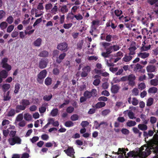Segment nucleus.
Returning a JSON list of instances; mask_svg holds the SVG:
<instances>
[{
  "mask_svg": "<svg viewBox=\"0 0 158 158\" xmlns=\"http://www.w3.org/2000/svg\"><path fill=\"white\" fill-rule=\"evenodd\" d=\"M145 147V149L141 148L142 149L139 151V155L142 157H146L152 152L154 154H155L154 157L158 158V145L155 142L151 141L148 142L147 146Z\"/></svg>",
  "mask_w": 158,
  "mask_h": 158,
  "instance_id": "f257e3e1",
  "label": "nucleus"
},
{
  "mask_svg": "<svg viewBox=\"0 0 158 158\" xmlns=\"http://www.w3.org/2000/svg\"><path fill=\"white\" fill-rule=\"evenodd\" d=\"M19 103L20 104L17 105L16 107L15 111L17 113L21 110H24L31 104L29 100L25 99H22Z\"/></svg>",
  "mask_w": 158,
  "mask_h": 158,
  "instance_id": "f03ea898",
  "label": "nucleus"
},
{
  "mask_svg": "<svg viewBox=\"0 0 158 158\" xmlns=\"http://www.w3.org/2000/svg\"><path fill=\"white\" fill-rule=\"evenodd\" d=\"M100 25V21L97 19L94 20L91 23V30L89 31V33L94 36H97V34L99 33L97 29V27Z\"/></svg>",
  "mask_w": 158,
  "mask_h": 158,
  "instance_id": "7ed1b4c3",
  "label": "nucleus"
},
{
  "mask_svg": "<svg viewBox=\"0 0 158 158\" xmlns=\"http://www.w3.org/2000/svg\"><path fill=\"white\" fill-rule=\"evenodd\" d=\"M47 71L46 69L41 71L37 75V81L40 84L43 83L44 78L47 74Z\"/></svg>",
  "mask_w": 158,
  "mask_h": 158,
  "instance_id": "20e7f679",
  "label": "nucleus"
},
{
  "mask_svg": "<svg viewBox=\"0 0 158 158\" xmlns=\"http://www.w3.org/2000/svg\"><path fill=\"white\" fill-rule=\"evenodd\" d=\"M22 139L19 137L16 136L12 138H9L8 139V141L11 145H14L15 144H21Z\"/></svg>",
  "mask_w": 158,
  "mask_h": 158,
  "instance_id": "39448f33",
  "label": "nucleus"
},
{
  "mask_svg": "<svg viewBox=\"0 0 158 158\" xmlns=\"http://www.w3.org/2000/svg\"><path fill=\"white\" fill-rule=\"evenodd\" d=\"M97 90L95 89H92L91 91L88 90L85 91L84 93V96L87 99L90 98L92 96L96 97L97 95Z\"/></svg>",
  "mask_w": 158,
  "mask_h": 158,
  "instance_id": "423d86ee",
  "label": "nucleus"
},
{
  "mask_svg": "<svg viewBox=\"0 0 158 158\" xmlns=\"http://www.w3.org/2000/svg\"><path fill=\"white\" fill-rule=\"evenodd\" d=\"M49 62L47 58H42L39 62V67L40 69H43L46 68Z\"/></svg>",
  "mask_w": 158,
  "mask_h": 158,
  "instance_id": "0eeeda50",
  "label": "nucleus"
},
{
  "mask_svg": "<svg viewBox=\"0 0 158 158\" xmlns=\"http://www.w3.org/2000/svg\"><path fill=\"white\" fill-rule=\"evenodd\" d=\"M91 68L90 66H86L84 67L82 69V72L81 74V76L82 77H87L88 73L91 71Z\"/></svg>",
  "mask_w": 158,
  "mask_h": 158,
  "instance_id": "6e6552de",
  "label": "nucleus"
},
{
  "mask_svg": "<svg viewBox=\"0 0 158 158\" xmlns=\"http://www.w3.org/2000/svg\"><path fill=\"white\" fill-rule=\"evenodd\" d=\"M64 152L68 156L72 158H75L74 154L75 153L74 149L73 147H69L66 149L64 151Z\"/></svg>",
  "mask_w": 158,
  "mask_h": 158,
  "instance_id": "1a4fd4ad",
  "label": "nucleus"
},
{
  "mask_svg": "<svg viewBox=\"0 0 158 158\" xmlns=\"http://www.w3.org/2000/svg\"><path fill=\"white\" fill-rule=\"evenodd\" d=\"M135 76L133 74H131L128 75V81H129L128 84L131 86H133L135 85Z\"/></svg>",
  "mask_w": 158,
  "mask_h": 158,
  "instance_id": "9d476101",
  "label": "nucleus"
},
{
  "mask_svg": "<svg viewBox=\"0 0 158 158\" xmlns=\"http://www.w3.org/2000/svg\"><path fill=\"white\" fill-rule=\"evenodd\" d=\"M8 71L2 70L0 71V83L2 81V78H6L8 76Z\"/></svg>",
  "mask_w": 158,
  "mask_h": 158,
  "instance_id": "9b49d317",
  "label": "nucleus"
},
{
  "mask_svg": "<svg viewBox=\"0 0 158 158\" xmlns=\"http://www.w3.org/2000/svg\"><path fill=\"white\" fill-rule=\"evenodd\" d=\"M68 45L65 43H63L59 44L57 47V48L59 50L63 51H67V50Z\"/></svg>",
  "mask_w": 158,
  "mask_h": 158,
  "instance_id": "f8f14e48",
  "label": "nucleus"
},
{
  "mask_svg": "<svg viewBox=\"0 0 158 158\" xmlns=\"http://www.w3.org/2000/svg\"><path fill=\"white\" fill-rule=\"evenodd\" d=\"M58 8L57 6V3H56L53 6L50 12L52 15H55L58 12Z\"/></svg>",
  "mask_w": 158,
  "mask_h": 158,
  "instance_id": "ddd939ff",
  "label": "nucleus"
},
{
  "mask_svg": "<svg viewBox=\"0 0 158 158\" xmlns=\"http://www.w3.org/2000/svg\"><path fill=\"white\" fill-rule=\"evenodd\" d=\"M119 89V87L117 84H116L112 85L111 90L112 93L115 94L118 92Z\"/></svg>",
  "mask_w": 158,
  "mask_h": 158,
  "instance_id": "4468645a",
  "label": "nucleus"
},
{
  "mask_svg": "<svg viewBox=\"0 0 158 158\" xmlns=\"http://www.w3.org/2000/svg\"><path fill=\"white\" fill-rule=\"evenodd\" d=\"M106 105L105 102H100L97 103L94 106H93V107L96 109H98L104 107Z\"/></svg>",
  "mask_w": 158,
  "mask_h": 158,
  "instance_id": "2eb2a0df",
  "label": "nucleus"
},
{
  "mask_svg": "<svg viewBox=\"0 0 158 158\" xmlns=\"http://www.w3.org/2000/svg\"><path fill=\"white\" fill-rule=\"evenodd\" d=\"M66 56V54L65 53H63L61 54L59 56L57 57L56 60V62L58 64H60L62 60L64 59Z\"/></svg>",
  "mask_w": 158,
  "mask_h": 158,
  "instance_id": "dca6fc26",
  "label": "nucleus"
},
{
  "mask_svg": "<svg viewBox=\"0 0 158 158\" xmlns=\"http://www.w3.org/2000/svg\"><path fill=\"white\" fill-rule=\"evenodd\" d=\"M103 124L107 125V123L103 121L99 123L98 121L96 120L94 121V126L95 127V129H99L100 126Z\"/></svg>",
  "mask_w": 158,
  "mask_h": 158,
  "instance_id": "f3484780",
  "label": "nucleus"
},
{
  "mask_svg": "<svg viewBox=\"0 0 158 158\" xmlns=\"http://www.w3.org/2000/svg\"><path fill=\"white\" fill-rule=\"evenodd\" d=\"M115 15L117 17H119V19H120L123 17V15H122L123 12L120 10L117 9L114 11Z\"/></svg>",
  "mask_w": 158,
  "mask_h": 158,
  "instance_id": "a211bd4d",
  "label": "nucleus"
},
{
  "mask_svg": "<svg viewBox=\"0 0 158 158\" xmlns=\"http://www.w3.org/2000/svg\"><path fill=\"white\" fill-rule=\"evenodd\" d=\"M133 32H131L129 34V36L131 37H133L134 39H142V37L140 35H137L135 34H136L135 29H133Z\"/></svg>",
  "mask_w": 158,
  "mask_h": 158,
  "instance_id": "6ab92c4d",
  "label": "nucleus"
},
{
  "mask_svg": "<svg viewBox=\"0 0 158 158\" xmlns=\"http://www.w3.org/2000/svg\"><path fill=\"white\" fill-rule=\"evenodd\" d=\"M156 69L155 66L152 65H148L146 67L147 71L149 73L154 72Z\"/></svg>",
  "mask_w": 158,
  "mask_h": 158,
  "instance_id": "aec40b11",
  "label": "nucleus"
},
{
  "mask_svg": "<svg viewBox=\"0 0 158 158\" xmlns=\"http://www.w3.org/2000/svg\"><path fill=\"white\" fill-rule=\"evenodd\" d=\"M48 103H44L42 105V106L39 108V111L40 113L42 114L44 113L46 110V107L48 106Z\"/></svg>",
  "mask_w": 158,
  "mask_h": 158,
  "instance_id": "412c9836",
  "label": "nucleus"
},
{
  "mask_svg": "<svg viewBox=\"0 0 158 158\" xmlns=\"http://www.w3.org/2000/svg\"><path fill=\"white\" fill-rule=\"evenodd\" d=\"M113 60L112 57L110 58L109 60L106 59L105 60L106 61V65L108 67L113 66L114 65Z\"/></svg>",
  "mask_w": 158,
  "mask_h": 158,
  "instance_id": "4be33fe9",
  "label": "nucleus"
},
{
  "mask_svg": "<svg viewBox=\"0 0 158 158\" xmlns=\"http://www.w3.org/2000/svg\"><path fill=\"white\" fill-rule=\"evenodd\" d=\"M59 10L62 13L64 14L67 12L69 10L66 5H64L60 6V9Z\"/></svg>",
  "mask_w": 158,
  "mask_h": 158,
  "instance_id": "5701e85b",
  "label": "nucleus"
},
{
  "mask_svg": "<svg viewBox=\"0 0 158 158\" xmlns=\"http://www.w3.org/2000/svg\"><path fill=\"white\" fill-rule=\"evenodd\" d=\"M145 41L143 42L142 44L143 46L141 48L140 50L141 52L147 51L149 50L151 48V45H149L148 46H145Z\"/></svg>",
  "mask_w": 158,
  "mask_h": 158,
  "instance_id": "b1692460",
  "label": "nucleus"
},
{
  "mask_svg": "<svg viewBox=\"0 0 158 158\" xmlns=\"http://www.w3.org/2000/svg\"><path fill=\"white\" fill-rule=\"evenodd\" d=\"M137 48L135 46L130 47L128 48V50L130 51V52L129 53V55H134L135 54V51L136 49Z\"/></svg>",
  "mask_w": 158,
  "mask_h": 158,
  "instance_id": "393cba45",
  "label": "nucleus"
},
{
  "mask_svg": "<svg viewBox=\"0 0 158 158\" xmlns=\"http://www.w3.org/2000/svg\"><path fill=\"white\" fill-rule=\"evenodd\" d=\"M138 56L143 59H145L148 57L149 56V53L146 52H140L138 54Z\"/></svg>",
  "mask_w": 158,
  "mask_h": 158,
  "instance_id": "a878e982",
  "label": "nucleus"
},
{
  "mask_svg": "<svg viewBox=\"0 0 158 158\" xmlns=\"http://www.w3.org/2000/svg\"><path fill=\"white\" fill-rule=\"evenodd\" d=\"M49 55L48 52L46 51H41L39 54V56L43 57H48Z\"/></svg>",
  "mask_w": 158,
  "mask_h": 158,
  "instance_id": "bb28decb",
  "label": "nucleus"
},
{
  "mask_svg": "<svg viewBox=\"0 0 158 158\" xmlns=\"http://www.w3.org/2000/svg\"><path fill=\"white\" fill-rule=\"evenodd\" d=\"M158 91V89L157 88L155 87H152L149 88L148 90V93L151 94H155L157 93Z\"/></svg>",
  "mask_w": 158,
  "mask_h": 158,
  "instance_id": "cd10ccee",
  "label": "nucleus"
},
{
  "mask_svg": "<svg viewBox=\"0 0 158 158\" xmlns=\"http://www.w3.org/2000/svg\"><path fill=\"white\" fill-rule=\"evenodd\" d=\"M138 128L143 131H145L148 129V127L146 125L143 124H140L138 126Z\"/></svg>",
  "mask_w": 158,
  "mask_h": 158,
  "instance_id": "c85d7f7f",
  "label": "nucleus"
},
{
  "mask_svg": "<svg viewBox=\"0 0 158 158\" xmlns=\"http://www.w3.org/2000/svg\"><path fill=\"white\" fill-rule=\"evenodd\" d=\"M59 66L58 65H56L55 66L54 68L53 69L52 72L54 75H58L59 74L60 70L59 69Z\"/></svg>",
  "mask_w": 158,
  "mask_h": 158,
  "instance_id": "c756f323",
  "label": "nucleus"
},
{
  "mask_svg": "<svg viewBox=\"0 0 158 158\" xmlns=\"http://www.w3.org/2000/svg\"><path fill=\"white\" fill-rule=\"evenodd\" d=\"M53 7V5L50 3H48L45 4V9L46 11L48 12L50 11L52 8Z\"/></svg>",
  "mask_w": 158,
  "mask_h": 158,
  "instance_id": "7c9ffc66",
  "label": "nucleus"
},
{
  "mask_svg": "<svg viewBox=\"0 0 158 158\" xmlns=\"http://www.w3.org/2000/svg\"><path fill=\"white\" fill-rule=\"evenodd\" d=\"M132 58V57L131 55L128 56L125 55L123 58V60L125 62H127L131 60Z\"/></svg>",
  "mask_w": 158,
  "mask_h": 158,
  "instance_id": "2f4dec72",
  "label": "nucleus"
},
{
  "mask_svg": "<svg viewBox=\"0 0 158 158\" xmlns=\"http://www.w3.org/2000/svg\"><path fill=\"white\" fill-rule=\"evenodd\" d=\"M52 81L51 78L48 77L45 79L44 83L47 86L50 85L52 83Z\"/></svg>",
  "mask_w": 158,
  "mask_h": 158,
  "instance_id": "473e14b6",
  "label": "nucleus"
},
{
  "mask_svg": "<svg viewBox=\"0 0 158 158\" xmlns=\"http://www.w3.org/2000/svg\"><path fill=\"white\" fill-rule=\"evenodd\" d=\"M111 111L110 109H106L102 111L101 114L102 115L105 116L108 114Z\"/></svg>",
  "mask_w": 158,
  "mask_h": 158,
  "instance_id": "72a5a7b5",
  "label": "nucleus"
},
{
  "mask_svg": "<svg viewBox=\"0 0 158 158\" xmlns=\"http://www.w3.org/2000/svg\"><path fill=\"white\" fill-rule=\"evenodd\" d=\"M8 26V24L6 22H3L0 24V28L2 30L5 29Z\"/></svg>",
  "mask_w": 158,
  "mask_h": 158,
  "instance_id": "f704fd0d",
  "label": "nucleus"
},
{
  "mask_svg": "<svg viewBox=\"0 0 158 158\" xmlns=\"http://www.w3.org/2000/svg\"><path fill=\"white\" fill-rule=\"evenodd\" d=\"M127 125L129 127H131L135 126L136 123L135 121L129 120L127 123Z\"/></svg>",
  "mask_w": 158,
  "mask_h": 158,
  "instance_id": "c9c22d12",
  "label": "nucleus"
},
{
  "mask_svg": "<svg viewBox=\"0 0 158 158\" xmlns=\"http://www.w3.org/2000/svg\"><path fill=\"white\" fill-rule=\"evenodd\" d=\"M52 97V94L49 95H46L43 98V100L45 101H50Z\"/></svg>",
  "mask_w": 158,
  "mask_h": 158,
  "instance_id": "e433bc0d",
  "label": "nucleus"
},
{
  "mask_svg": "<svg viewBox=\"0 0 158 158\" xmlns=\"http://www.w3.org/2000/svg\"><path fill=\"white\" fill-rule=\"evenodd\" d=\"M15 89L14 93L15 94L18 93L20 89V84L19 83H16L15 85Z\"/></svg>",
  "mask_w": 158,
  "mask_h": 158,
  "instance_id": "4c0bfd02",
  "label": "nucleus"
},
{
  "mask_svg": "<svg viewBox=\"0 0 158 158\" xmlns=\"http://www.w3.org/2000/svg\"><path fill=\"white\" fill-rule=\"evenodd\" d=\"M2 67L5 69L6 70V71L8 72L10 71L11 69V66L7 63L2 64Z\"/></svg>",
  "mask_w": 158,
  "mask_h": 158,
  "instance_id": "58836bf2",
  "label": "nucleus"
},
{
  "mask_svg": "<svg viewBox=\"0 0 158 158\" xmlns=\"http://www.w3.org/2000/svg\"><path fill=\"white\" fill-rule=\"evenodd\" d=\"M24 119L27 121H30L32 119L31 115L28 113L24 114Z\"/></svg>",
  "mask_w": 158,
  "mask_h": 158,
  "instance_id": "ea45409f",
  "label": "nucleus"
},
{
  "mask_svg": "<svg viewBox=\"0 0 158 158\" xmlns=\"http://www.w3.org/2000/svg\"><path fill=\"white\" fill-rule=\"evenodd\" d=\"M150 84L152 85L156 86L158 85V80L156 79L151 80L150 81Z\"/></svg>",
  "mask_w": 158,
  "mask_h": 158,
  "instance_id": "a19ab883",
  "label": "nucleus"
},
{
  "mask_svg": "<svg viewBox=\"0 0 158 158\" xmlns=\"http://www.w3.org/2000/svg\"><path fill=\"white\" fill-rule=\"evenodd\" d=\"M48 121L50 123L53 122L52 125L55 127H58L59 125V122L58 121H54V119L53 118H50L49 119Z\"/></svg>",
  "mask_w": 158,
  "mask_h": 158,
  "instance_id": "79ce46f5",
  "label": "nucleus"
},
{
  "mask_svg": "<svg viewBox=\"0 0 158 158\" xmlns=\"http://www.w3.org/2000/svg\"><path fill=\"white\" fill-rule=\"evenodd\" d=\"M143 66L138 63L135 65L134 69L136 72L137 71L139 72L140 70L143 69Z\"/></svg>",
  "mask_w": 158,
  "mask_h": 158,
  "instance_id": "37998d69",
  "label": "nucleus"
},
{
  "mask_svg": "<svg viewBox=\"0 0 158 158\" xmlns=\"http://www.w3.org/2000/svg\"><path fill=\"white\" fill-rule=\"evenodd\" d=\"M10 86L9 84H5L2 86V88L5 92L8 90L10 88Z\"/></svg>",
  "mask_w": 158,
  "mask_h": 158,
  "instance_id": "c03bdc74",
  "label": "nucleus"
},
{
  "mask_svg": "<svg viewBox=\"0 0 158 158\" xmlns=\"http://www.w3.org/2000/svg\"><path fill=\"white\" fill-rule=\"evenodd\" d=\"M64 125L66 127H70L74 125V123L71 121H67L65 123Z\"/></svg>",
  "mask_w": 158,
  "mask_h": 158,
  "instance_id": "a18cd8bd",
  "label": "nucleus"
},
{
  "mask_svg": "<svg viewBox=\"0 0 158 158\" xmlns=\"http://www.w3.org/2000/svg\"><path fill=\"white\" fill-rule=\"evenodd\" d=\"M79 117L77 114H74L72 115L70 117V119L72 121H75L78 120Z\"/></svg>",
  "mask_w": 158,
  "mask_h": 158,
  "instance_id": "49530a36",
  "label": "nucleus"
},
{
  "mask_svg": "<svg viewBox=\"0 0 158 158\" xmlns=\"http://www.w3.org/2000/svg\"><path fill=\"white\" fill-rule=\"evenodd\" d=\"M127 115L129 118L131 119H133V118H135L134 117V114L131 110H129L127 114Z\"/></svg>",
  "mask_w": 158,
  "mask_h": 158,
  "instance_id": "de8ad7c7",
  "label": "nucleus"
},
{
  "mask_svg": "<svg viewBox=\"0 0 158 158\" xmlns=\"http://www.w3.org/2000/svg\"><path fill=\"white\" fill-rule=\"evenodd\" d=\"M58 110L57 108L53 109L51 112V114L53 116H56L58 113Z\"/></svg>",
  "mask_w": 158,
  "mask_h": 158,
  "instance_id": "09e8293b",
  "label": "nucleus"
},
{
  "mask_svg": "<svg viewBox=\"0 0 158 158\" xmlns=\"http://www.w3.org/2000/svg\"><path fill=\"white\" fill-rule=\"evenodd\" d=\"M153 99L152 98H149L147 102V105L148 106H151L153 103Z\"/></svg>",
  "mask_w": 158,
  "mask_h": 158,
  "instance_id": "8fccbe9b",
  "label": "nucleus"
},
{
  "mask_svg": "<svg viewBox=\"0 0 158 158\" xmlns=\"http://www.w3.org/2000/svg\"><path fill=\"white\" fill-rule=\"evenodd\" d=\"M74 108L71 106L68 107L66 109V111L68 113H71L74 110Z\"/></svg>",
  "mask_w": 158,
  "mask_h": 158,
  "instance_id": "3c124183",
  "label": "nucleus"
},
{
  "mask_svg": "<svg viewBox=\"0 0 158 158\" xmlns=\"http://www.w3.org/2000/svg\"><path fill=\"white\" fill-rule=\"evenodd\" d=\"M6 21L9 24H11L14 21L13 18L12 16H10L7 18Z\"/></svg>",
  "mask_w": 158,
  "mask_h": 158,
  "instance_id": "603ef678",
  "label": "nucleus"
},
{
  "mask_svg": "<svg viewBox=\"0 0 158 158\" xmlns=\"http://www.w3.org/2000/svg\"><path fill=\"white\" fill-rule=\"evenodd\" d=\"M27 31H25V32L23 31H21L19 32V36L21 39H23L25 35L27 34Z\"/></svg>",
  "mask_w": 158,
  "mask_h": 158,
  "instance_id": "864d4df0",
  "label": "nucleus"
},
{
  "mask_svg": "<svg viewBox=\"0 0 158 158\" xmlns=\"http://www.w3.org/2000/svg\"><path fill=\"white\" fill-rule=\"evenodd\" d=\"M73 24L71 23H64L63 25V27L65 29H69L72 27Z\"/></svg>",
  "mask_w": 158,
  "mask_h": 158,
  "instance_id": "5fc2aeb1",
  "label": "nucleus"
},
{
  "mask_svg": "<svg viewBox=\"0 0 158 158\" xmlns=\"http://www.w3.org/2000/svg\"><path fill=\"white\" fill-rule=\"evenodd\" d=\"M14 26L13 25L9 26L7 29V32L8 33L11 32L14 29Z\"/></svg>",
  "mask_w": 158,
  "mask_h": 158,
  "instance_id": "6e6d98bb",
  "label": "nucleus"
},
{
  "mask_svg": "<svg viewBox=\"0 0 158 158\" xmlns=\"http://www.w3.org/2000/svg\"><path fill=\"white\" fill-rule=\"evenodd\" d=\"M114 21L116 22V20L115 19L112 20L111 21V25L110 26L113 29H114L117 26V24L114 23Z\"/></svg>",
  "mask_w": 158,
  "mask_h": 158,
  "instance_id": "4d7b16f0",
  "label": "nucleus"
},
{
  "mask_svg": "<svg viewBox=\"0 0 158 158\" xmlns=\"http://www.w3.org/2000/svg\"><path fill=\"white\" fill-rule=\"evenodd\" d=\"M83 40H81V41H80L78 43H77V47L78 49L81 50L82 49V46L83 44Z\"/></svg>",
  "mask_w": 158,
  "mask_h": 158,
  "instance_id": "13d9d810",
  "label": "nucleus"
},
{
  "mask_svg": "<svg viewBox=\"0 0 158 158\" xmlns=\"http://www.w3.org/2000/svg\"><path fill=\"white\" fill-rule=\"evenodd\" d=\"M15 114V110L14 109H11L9 111L8 114V116H14Z\"/></svg>",
  "mask_w": 158,
  "mask_h": 158,
  "instance_id": "bf43d9fd",
  "label": "nucleus"
},
{
  "mask_svg": "<svg viewBox=\"0 0 158 158\" xmlns=\"http://www.w3.org/2000/svg\"><path fill=\"white\" fill-rule=\"evenodd\" d=\"M157 121V118L156 117L153 116H151L150 118V122L152 124L155 123Z\"/></svg>",
  "mask_w": 158,
  "mask_h": 158,
  "instance_id": "052dcab7",
  "label": "nucleus"
},
{
  "mask_svg": "<svg viewBox=\"0 0 158 158\" xmlns=\"http://www.w3.org/2000/svg\"><path fill=\"white\" fill-rule=\"evenodd\" d=\"M132 99V104L134 106L137 105L139 102L138 100L135 98H133Z\"/></svg>",
  "mask_w": 158,
  "mask_h": 158,
  "instance_id": "680f3d73",
  "label": "nucleus"
},
{
  "mask_svg": "<svg viewBox=\"0 0 158 158\" xmlns=\"http://www.w3.org/2000/svg\"><path fill=\"white\" fill-rule=\"evenodd\" d=\"M74 17L77 20H80L83 19V16L80 14H78L74 15Z\"/></svg>",
  "mask_w": 158,
  "mask_h": 158,
  "instance_id": "e2e57ef3",
  "label": "nucleus"
},
{
  "mask_svg": "<svg viewBox=\"0 0 158 158\" xmlns=\"http://www.w3.org/2000/svg\"><path fill=\"white\" fill-rule=\"evenodd\" d=\"M132 95L137 96L138 95L139 90L137 88H134L132 91Z\"/></svg>",
  "mask_w": 158,
  "mask_h": 158,
  "instance_id": "0e129e2a",
  "label": "nucleus"
},
{
  "mask_svg": "<svg viewBox=\"0 0 158 158\" xmlns=\"http://www.w3.org/2000/svg\"><path fill=\"white\" fill-rule=\"evenodd\" d=\"M122 133L125 135H128L129 133V131L126 128H122L121 131Z\"/></svg>",
  "mask_w": 158,
  "mask_h": 158,
  "instance_id": "69168bd1",
  "label": "nucleus"
},
{
  "mask_svg": "<svg viewBox=\"0 0 158 158\" xmlns=\"http://www.w3.org/2000/svg\"><path fill=\"white\" fill-rule=\"evenodd\" d=\"M142 22L144 25H147L148 23L147 18L146 17L143 18L142 19Z\"/></svg>",
  "mask_w": 158,
  "mask_h": 158,
  "instance_id": "338daca9",
  "label": "nucleus"
},
{
  "mask_svg": "<svg viewBox=\"0 0 158 158\" xmlns=\"http://www.w3.org/2000/svg\"><path fill=\"white\" fill-rule=\"evenodd\" d=\"M39 139V138L38 136H34L32 139H30V140L32 143H34L38 141Z\"/></svg>",
  "mask_w": 158,
  "mask_h": 158,
  "instance_id": "774afa93",
  "label": "nucleus"
}]
</instances>
